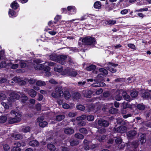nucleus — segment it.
<instances>
[{"mask_svg":"<svg viewBox=\"0 0 151 151\" xmlns=\"http://www.w3.org/2000/svg\"><path fill=\"white\" fill-rule=\"evenodd\" d=\"M64 132L67 134H72L74 133V130L71 127H66L64 129Z\"/></svg>","mask_w":151,"mask_h":151,"instance_id":"20","label":"nucleus"},{"mask_svg":"<svg viewBox=\"0 0 151 151\" xmlns=\"http://www.w3.org/2000/svg\"><path fill=\"white\" fill-rule=\"evenodd\" d=\"M96 68V66L95 65H91L88 67L86 68L87 71H90L94 70Z\"/></svg>","mask_w":151,"mask_h":151,"instance_id":"37","label":"nucleus"},{"mask_svg":"<svg viewBox=\"0 0 151 151\" xmlns=\"http://www.w3.org/2000/svg\"><path fill=\"white\" fill-rule=\"evenodd\" d=\"M42 62V61L40 59H36L34 61V66L35 68L37 70H41L44 69L45 71V75L47 76H49L51 75V73L49 70L50 68L49 66H53L54 63L52 62H45L43 64H39Z\"/></svg>","mask_w":151,"mask_h":151,"instance_id":"1","label":"nucleus"},{"mask_svg":"<svg viewBox=\"0 0 151 151\" xmlns=\"http://www.w3.org/2000/svg\"><path fill=\"white\" fill-rule=\"evenodd\" d=\"M145 135L144 134H142L141 136L140 141L141 143H143L145 142L146 140L145 139Z\"/></svg>","mask_w":151,"mask_h":151,"instance_id":"45","label":"nucleus"},{"mask_svg":"<svg viewBox=\"0 0 151 151\" xmlns=\"http://www.w3.org/2000/svg\"><path fill=\"white\" fill-rule=\"evenodd\" d=\"M8 65L12 69H15L18 67V65L17 64H13L12 63H8Z\"/></svg>","mask_w":151,"mask_h":151,"instance_id":"29","label":"nucleus"},{"mask_svg":"<svg viewBox=\"0 0 151 151\" xmlns=\"http://www.w3.org/2000/svg\"><path fill=\"white\" fill-rule=\"evenodd\" d=\"M47 148L50 151H55V147L52 144H49L47 145Z\"/></svg>","mask_w":151,"mask_h":151,"instance_id":"33","label":"nucleus"},{"mask_svg":"<svg viewBox=\"0 0 151 151\" xmlns=\"http://www.w3.org/2000/svg\"><path fill=\"white\" fill-rule=\"evenodd\" d=\"M9 16L10 17L13 18L17 16V14L13 9H9Z\"/></svg>","mask_w":151,"mask_h":151,"instance_id":"21","label":"nucleus"},{"mask_svg":"<svg viewBox=\"0 0 151 151\" xmlns=\"http://www.w3.org/2000/svg\"><path fill=\"white\" fill-rule=\"evenodd\" d=\"M128 47L130 48L133 49H135L136 47L135 45L133 44H129L127 45Z\"/></svg>","mask_w":151,"mask_h":151,"instance_id":"57","label":"nucleus"},{"mask_svg":"<svg viewBox=\"0 0 151 151\" xmlns=\"http://www.w3.org/2000/svg\"><path fill=\"white\" fill-rule=\"evenodd\" d=\"M96 147V145H93L91 146H90V147H87L85 148V149L86 150H88L89 148H90L91 149H93Z\"/></svg>","mask_w":151,"mask_h":151,"instance_id":"59","label":"nucleus"},{"mask_svg":"<svg viewBox=\"0 0 151 151\" xmlns=\"http://www.w3.org/2000/svg\"><path fill=\"white\" fill-rule=\"evenodd\" d=\"M22 101L21 102L22 103H24L25 101L27 99L28 97L24 94H22L21 96Z\"/></svg>","mask_w":151,"mask_h":151,"instance_id":"43","label":"nucleus"},{"mask_svg":"<svg viewBox=\"0 0 151 151\" xmlns=\"http://www.w3.org/2000/svg\"><path fill=\"white\" fill-rule=\"evenodd\" d=\"M26 81H27L29 82V83L30 84H33L36 81L35 79L33 78H31L29 80L26 79Z\"/></svg>","mask_w":151,"mask_h":151,"instance_id":"54","label":"nucleus"},{"mask_svg":"<svg viewBox=\"0 0 151 151\" xmlns=\"http://www.w3.org/2000/svg\"><path fill=\"white\" fill-rule=\"evenodd\" d=\"M7 117L5 116H2L0 117V122L4 123L7 120Z\"/></svg>","mask_w":151,"mask_h":151,"instance_id":"40","label":"nucleus"},{"mask_svg":"<svg viewBox=\"0 0 151 151\" xmlns=\"http://www.w3.org/2000/svg\"><path fill=\"white\" fill-rule=\"evenodd\" d=\"M24 91L27 93L29 95L32 97H35L37 95V92L33 89L25 88Z\"/></svg>","mask_w":151,"mask_h":151,"instance_id":"12","label":"nucleus"},{"mask_svg":"<svg viewBox=\"0 0 151 151\" xmlns=\"http://www.w3.org/2000/svg\"><path fill=\"white\" fill-rule=\"evenodd\" d=\"M11 7L13 9H16L19 6V4L16 1H14L11 4Z\"/></svg>","mask_w":151,"mask_h":151,"instance_id":"27","label":"nucleus"},{"mask_svg":"<svg viewBox=\"0 0 151 151\" xmlns=\"http://www.w3.org/2000/svg\"><path fill=\"white\" fill-rule=\"evenodd\" d=\"M122 95L123 96L124 99L127 101H130L131 100L130 96L127 95L126 91L123 90Z\"/></svg>","mask_w":151,"mask_h":151,"instance_id":"23","label":"nucleus"},{"mask_svg":"<svg viewBox=\"0 0 151 151\" xmlns=\"http://www.w3.org/2000/svg\"><path fill=\"white\" fill-rule=\"evenodd\" d=\"M87 119L89 121H91L93 120L94 119V117L92 115H88L86 116Z\"/></svg>","mask_w":151,"mask_h":151,"instance_id":"48","label":"nucleus"},{"mask_svg":"<svg viewBox=\"0 0 151 151\" xmlns=\"http://www.w3.org/2000/svg\"><path fill=\"white\" fill-rule=\"evenodd\" d=\"M65 117V116L64 115H61L58 116L56 117V119L59 121L62 120Z\"/></svg>","mask_w":151,"mask_h":151,"instance_id":"39","label":"nucleus"},{"mask_svg":"<svg viewBox=\"0 0 151 151\" xmlns=\"http://www.w3.org/2000/svg\"><path fill=\"white\" fill-rule=\"evenodd\" d=\"M21 131L24 132H29L30 130V128L28 126H23L21 129Z\"/></svg>","mask_w":151,"mask_h":151,"instance_id":"31","label":"nucleus"},{"mask_svg":"<svg viewBox=\"0 0 151 151\" xmlns=\"http://www.w3.org/2000/svg\"><path fill=\"white\" fill-rule=\"evenodd\" d=\"M96 139L100 141L101 142L103 141L105 139H106V137L105 136H100L99 137H97Z\"/></svg>","mask_w":151,"mask_h":151,"instance_id":"42","label":"nucleus"},{"mask_svg":"<svg viewBox=\"0 0 151 151\" xmlns=\"http://www.w3.org/2000/svg\"><path fill=\"white\" fill-rule=\"evenodd\" d=\"M62 75H68L71 76H75L77 74V71L75 70L67 68L64 70V73H62Z\"/></svg>","mask_w":151,"mask_h":151,"instance_id":"9","label":"nucleus"},{"mask_svg":"<svg viewBox=\"0 0 151 151\" xmlns=\"http://www.w3.org/2000/svg\"><path fill=\"white\" fill-rule=\"evenodd\" d=\"M99 71L100 72V75H98L96 79L94 80V81L96 82L95 83L93 84L92 85L93 87H99L104 86L106 84L104 83H100V82L103 81V78L102 76L103 74H108V71L106 69L101 68L99 69Z\"/></svg>","mask_w":151,"mask_h":151,"instance_id":"2","label":"nucleus"},{"mask_svg":"<svg viewBox=\"0 0 151 151\" xmlns=\"http://www.w3.org/2000/svg\"><path fill=\"white\" fill-rule=\"evenodd\" d=\"M132 97L135 98L138 95V92L137 91H134L132 92L130 94Z\"/></svg>","mask_w":151,"mask_h":151,"instance_id":"44","label":"nucleus"},{"mask_svg":"<svg viewBox=\"0 0 151 151\" xmlns=\"http://www.w3.org/2000/svg\"><path fill=\"white\" fill-rule=\"evenodd\" d=\"M13 137L15 139L17 140L22 139V136L20 134H15L14 135H13Z\"/></svg>","mask_w":151,"mask_h":151,"instance_id":"46","label":"nucleus"},{"mask_svg":"<svg viewBox=\"0 0 151 151\" xmlns=\"http://www.w3.org/2000/svg\"><path fill=\"white\" fill-rule=\"evenodd\" d=\"M56 24L55 22H52L51 21H50L48 23V25L50 27H52L55 25Z\"/></svg>","mask_w":151,"mask_h":151,"instance_id":"60","label":"nucleus"},{"mask_svg":"<svg viewBox=\"0 0 151 151\" xmlns=\"http://www.w3.org/2000/svg\"><path fill=\"white\" fill-rule=\"evenodd\" d=\"M48 33L52 35H55L57 33V32L55 31H52L51 30L49 29L48 31Z\"/></svg>","mask_w":151,"mask_h":151,"instance_id":"56","label":"nucleus"},{"mask_svg":"<svg viewBox=\"0 0 151 151\" xmlns=\"http://www.w3.org/2000/svg\"><path fill=\"white\" fill-rule=\"evenodd\" d=\"M68 13L69 15L74 14L76 13L77 9L76 7L73 6H70L67 7Z\"/></svg>","mask_w":151,"mask_h":151,"instance_id":"10","label":"nucleus"},{"mask_svg":"<svg viewBox=\"0 0 151 151\" xmlns=\"http://www.w3.org/2000/svg\"><path fill=\"white\" fill-rule=\"evenodd\" d=\"M19 62V63L20 64L21 68H24L26 66V64L22 60H16L15 61V63H17Z\"/></svg>","mask_w":151,"mask_h":151,"instance_id":"30","label":"nucleus"},{"mask_svg":"<svg viewBox=\"0 0 151 151\" xmlns=\"http://www.w3.org/2000/svg\"><path fill=\"white\" fill-rule=\"evenodd\" d=\"M141 96L143 98H150L151 99V90H150L149 92H145L143 93L142 94Z\"/></svg>","mask_w":151,"mask_h":151,"instance_id":"19","label":"nucleus"},{"mask_svg":"<svg viewBox=\"0 0 151 151\" xmlns=\"http://www.w3.org/2000/svg\"><path fill=\"white\" fill-rule=\"evenodd\" d=\"M116 23V20H109L105 22V24H111L113 25Z\"/></svg>","mask_w":151,"mask_h":151,"instance_id":"38","label":"nucleus"},{"mask_svg":"<svg viewBox=\"0 0 151 151\" xmlns=\"http://www.w3.org/2000/svg\"><path fill=\"white\" fill-rule=\"evenodd\" d=\"M137 108L141 110H143L145 109V107L144 106L143 104H139L137 106Z\"/></svg>","mask_w":151,"mask_h":151,"instance_id":"55","label":"nucleus"},{"mask_svg":"<svg viewBox=\"0 0 151 151\" xmlns=\"http://www.w3.org/2000/svg\"><path fill=\"white\" fill-rule=\"evenodd\" d=\"M136 134V132L134 130L130 131L127 133V136L130 138L132 137Z\"/></svg>","mask_w":151,"mask_h":151,"instance_id":"28","label":"nucleus"},{"mask_svg":"<svg viewBox=\"0 0 151 151\" xmlns=\"http://www.w3.org/2000/svg\"><path fill=\"white\" fill-rule=\"evenodd\" d=\"M32 138V137H31L28 139V141H29V145L32 147H35L38 146L39 145L38 142L36 140H31Z\"/></svg>","mask_w":151,"mask_h":151,"instance_id":"16","label":"nucleus"},{"mask_svg":"<svg viewBox=\"0 0 151 151\" xmlns=\"http://www.w3.org/2000/svg\"><path fill=\"white\" fill-rule=\"evenodd\" d=\"M67 56L65 55H61L57 56L55 54H52L49 56V58L50 60H54L62 64L67 61Z\"/></svg>","mask_w":151,"mask_h":151,"instance_id":"3","label":"nucleus"},{"mask_svg":"<svg viewBox=\"0 0 151 151\" xmlns=\"http://www.w3.org/2000/svg\"><path fill=\"white\" fill-rule=\"evenodd\" d=\"M14 80L15 82L18 83V84L21 85H25L26 84V82L21 79L18 77H14Z\"/></svg>","mask_w":151,"mask_h":151,"instance_id":"17","label":"nucleus"},{"mask_svg":"<svg viewBox=\"0 0 151 151\" xmlns=\"http://www.w3.org/2000/svg\"><path fill=\"white\" fill-rule=\"evenodd\" d=\"M21 149L18 147H14L12 150V151H21Z\"/></svg>","mask_w":151,"mask_h":151,"instance_id":"64","label":"nucleus"},{"mask_svg":"<svg viewBox=\"0 0 151 151\" xmlns=\"http://www.w3.org/2000/svg\"><path fill=\"white\" fill-rule=\"evenodd\" d=\"M129 10L128 9H124L121 11L120 13L122 15H124L127 14Z\"/></svg>","mask_w":151,"mask_h":151,"instance_id":"47","label":"nucleus"},{"mask_svg":"<svg viewBox=\"0 0 151 151\" xmlns=\"http://www.w3.org/2000/svg\"><path fill=\"white\" fill-rule=\"evenodd\" d=\"M36 84L37 85L39 86H43L46 85L45 82L40 80H38L36 81Z\"/></svg>","mask_w":151,"mask_h":151,"instance_id":"34","label":"nucleus"},{"mask_svg":"<svg viewBox=\"0 0 151 151\" xmlns=\"http://www.w3.org/2000/svg\"><path fill=\"white\" fill-rule=\"evenodd\" d=\"M54 70L55 71L58 72L59 73H61V74H62V73H64V71L62 72V71L63 70V69L62 68L61 66H55L54 68Z\"/></svg>","mask_w":151,"mask_h":151,"instance_id":"25","label":"nucleus"},{"mask_svg":"<svg viewBox=\"0 0 151 151\" xmlns=\"http://www.w3.org/2000/svg\"><path fill=\"white\" fill-rule=\"evenodd\" d=\"M83 94L84 96L87 98H90L91 97V95L93 93L92 91L89 90L86 91H83Z\"/></svg>","mask_w":151,"mask_h":151,"instance_id":"24","label":"nucleus"},{"mask_svg":"<svg viewBox=\"0 0 151 151\" xmlns=\"http://www.w3.org/2000/svg\"><path fill=\"white\" fill-rule=\"evenodd\" d=\"M118 65L117 64H114L111 63H109L107 67L108 69L112 73H114L116 72V69L115 67Z\"/></svg>","mask_w":151,"mask_h":151,"instance_id":"11","label":"nucleus"},{"mask_svg":"<svg viewBox=\"0 0 151 151\" xmlns=\"http://www.w3.org/2000/svg\"><path fill=\"white\" fill-rule=\"evenodd\" d=\"M79 143V142L78 141H73L70 142V145L72 146H74L77 145Z\"/></svg>","mask_w":151,"mask_h":151,"instance_id":"52","label":"nucleus"},{"mask_svg":"<svg viewBox=\"0 0 151 151\" xmlns=\"http://www.w3.org/2000/svg\"><path fill=\"white\" fill-rule=\"evenodd\" d=\"M62 88L61 87L56 88L55 92H53L51 94L52 96L55 98H58L62 97V94H63Z\"/></svg>","mask_w":151,"mask_h":151,"instance_id":"6","label":"nucleus"},{"mask_svg":"<svg viewBox=\"0 0 151 151\" xmlns=\"http://www.w3.org/2000/svg\"><path fill=\"white\" fill-rule=\"evenodd\" d=\"M72 97L74 99H77L80 97V94L78 93H74L72 95Z\"/></svg>","mask_w":151,"mask_h":151,"instance_id":"35","label":"nucleus"},{"mask_svg":"<svg viewBox=\"0 0 151 151\" xmlns=\"http://www.w3.org/2000/svg\"><path fill=\"white\" fill-rule=\"evenodd\" d=\"M94 6L95 9H100L101 6V4L100 2L99 1L96 2L94 4Z\"/></svg>","mask_w":151,"mask_h":151,"instance_id":"32","label":"nucleus"},{"mask_svg":"<svg viewBox=\"0 0 151 151\" xmlns=\"http://www.w3.org/2000/svg\"><path fill=\"white\" fill-rule=\"evenodd\" d=\"M113 106L112 103L109 104H106L104 105V106L103 108V110H105L106 109H109L111 108L110 109L108 110L110 113L111 114H115L117 112V109L115 108H112Z\"/></svg>","mask_w":151,"mask_h":151,"instance_id":"8","label":"nucleus"},{"mask_svg":"<svg viewBox=\"0 0 151 151\" xmlns=\"http://www.w3.org/2000/svg\"><path fill=\"white\" fill-rule=\"evenodd\" d=\"M61 95H62V96H63V95H64L65 98L66 99H69L71 97L70 94L69 92L67 91H64V93H63V94Z\"/></svg>","mask_w":151,"mask_h":151,"instance_id":"26","label":"nucleus"},{"mask_svg":"<svg viewBox=\"0 0 151 151\" xmlns=\"http://www.w3.org/2000/svg\"><path fill=\"white\" fill-rule=\"evenodd\" d=\"M75 137L76 138L80 139H82L84 137V136L83 135L79 133L75 134Z\"/></svg>","mask_w":151,"mask_h":151,"instance_id":"36","label":"nucleus"},{"mask_svg":"<svg viewBox=\"0 0 151 151\" xmlns=\"http://www.w3.org/2000/svg\"><path fill=\"white\" fill-rule=\"evenodd\" d=\"M79 131L80 132L83 134H86L87 133V130L86 129L84 128H82L79 129Z\"/></svg>","mask_w":151,"mask_h":151,"instance_id":"50","label":"nucleus"},{"mask_svg":"<svg viewBox=\"0 0 151 151\" xmlns=\"http://www.w3.org/2000/svg\"><path fill=\"white\" fill-rule=\"evenodd\" d=\"M103 92V90L102 89L100 88L98 90H97L96 92V95H99L101 94Z\"/></svg>","mask_w":151,"mask_h":151,"instance_id":"63","label":"nucleus"},{"mask_svg":"<svg viewBox=\"0 0 151 151\" xmlns=\"http://www.w3.org/2000/svg\"><path fill=\"white\" fill-rule=\"evenodd\" d=\"M11 114L14 117L10 118L9 120V122L10 124H13L20 121L21 119V115L14 111H12Z\"/></svg>","mask_w":151,"mask_h":151,"instance_id":"5","label":"nucleus"},{"mask_svg":"<svg viewBox=\"0 0 151 151\" xmlns=\"http://www.w3.org/2000/svg\"><path fill=\"white\" fill-rule=\"evenodd\" d=\"M82 41L83 44L87 45H94L96 43L95 39L90 37L83 38L82 39Z\"/></svg>","mask_w":151,"mask_h":151,"instance_id":"7","label":"nucleus"},{"mask_svg":"<svg viewBox=\"0 0 151 151\" xmlns=\"http://www.w3.org/2000/svg\"><path fill=\"white\" fill-rule=\"evenodd\" d=\"M9 101L7 104L4 102H3L1 103V104L4 107V108L6 109H8L9 108V105L10 106H11V102L14 101L16 99H18L20 98V96L18 94H17L14 92H12L10 95Z\"/></svg>","mask_w":151,"mask_h":151,"instance_id":"4","label":"nucleus"},{"mask_svg":"<svg viewBox=\"0 0 151 151\" xmlns=\"http://www.w3.org/2000/svg\"><path fill=\"white\" fill-rule=\"evenodd\" d=\"M6 65L5 61H4L3 62H2L1 63H0V68L6 67Z\"/></svg>","mask_w":151,"mask_h":151,"instance_id":"61","label":"nucleus"},{"mask_svg":"<svg viewBox=\"0 0 151 151\" xmlns=\"http://www.w3.org/2000/svg\"><path fill=\"white\" fill-rule=\"evenodd\" d=\"M98 124L100 126L104 127H107L109 124V123L107 121L102 119L99 120Z\"/></svg>","mask_w":151,"mask_h":151,"instance_id":"18","label":"nucleus"},{"mask_svg":"<svg viewBox=\"0 0 151 151\" xmlns=\"http://www.w3.org/2000/svg\"><path fill=\"white\" fill-rule=\"evenodd\" d=\"M44 119L43 117L38 118L37 119V122H39V125L42 127H44L47 125V123L45 121H42Z\"/></svg>","mask_w":151,"mask_h":151,"instance_id":"14","label":"nucleus"},{"mask_svg":"<svg viewBox=\"0 0 151 151\" xmlns=\"http://www.w3.org/2000/svg\"><path fill=\"white\" fill-rule=\"evenodd\" d=\"M114 130L115 132L123 133L126 132V127L124 126H122L120 127H118L117 128L116 127H114Z\"/></svg>","mask_w":151,"mask_h":151,"instance_id":"13","label":"nucleus"},{"mask_svg":"<svg viewBox=\"0 0 151 151\" xmlns=\"http://www.w3.org/2000/svg\"><path fill=\"white\" fill-rule=\"evenodd\" d=\"M148 9L147 8H141L139 9L136 10L135 11V12H144V11H148Z\"/></svg>","mask_w":151,"mask_h":151,"instance_id":"49","label":"nucleus"},{"mask_svg":"<svg viewBox=\"0 0 151 151\" xmlns=\"http://www.w3.org/2000/svg\"><path fill=\"white\" fill-rule=\"evenodd\" d=\"M63 107L64 109H68L70 108L69 105L66 103H64L63 104Z\"/></svg>","mask_w":151,"mask_h":151,"instance_id":"58","label":"nucleus"},{"mask_svg":"<svg viewBox=\"0 0 151 151\" xmlns=\"http://www.w3.org/2000/svg\"><path fill=\"white\" fill-rule=\"evenodd\" d=\"M77 108L79 110L83 111L85 109V107L82 105H78L76 106Z\"/></svg>","mask_w":151,"mask_h":151,"instance_id":"51","label":"nucleus"},{"mask_svg":"<svg viewBox=\"0 0 151 151\" xmlns=\"http://www.w3.org/2000/svg\"><path fill=\"white\" fill-rule=\"evenodd\" d=\"M6 98V96L3 93H1L0 94V99L5 100Z\"/></svg>","mask_w":151,"mask_h":151,"instance_id":"62","label":"nucleus"},{"mask_svg":"<svg viewBox=\"0 0 151 151\" xmlns=\"http://www.w3.org/2000/svg\"><path fill=\"white\" fill-rule=\"evenodd\" d=\"M123 90L120 89L117 90L115 93V99L117 101H120L122 99V97L120 95V94L122 92L123 93Z\"/></svg>","mask_w":151,"mask_h":151,"instance_id":"15","label":"nucleus"},{"mask_svg":"<svg viewBox=\"0 0 151 151\" xmlns=\"http://www.w3.org/2000/svg\"><path fill=\"white\" fill-rule=\"evenodd\" d=\"M122 140L120 138H116L115 140V142L117 144H119V147L120 148H122L124 147V145L122 144L120 145L122 143Z\"/></svg>","mask_w":151,"mask_h":151,"instance_id":"22","label":"nucleus"},{"mask_svg":"<svg viewBox=\"0 0 151 151\" xmlns=\"http://www.w3.org/2000/svg\"><path fill=\"white\" fill-rule=\"evenodd\" d=\"M86 118V116L85 115H83L77 117L76 118V120L78 121L82 120L85 119Z\"/></svg>","mask_w":151,"mask_h":151,"instance_id":"41","label":"nucleus"},{"mask_svg":"<svg viewBox=\"0 0 151 151\" xmlns=\"http://www.w3.org/2000/svg\"><path fill=\"white\" fill-rule=\"evenodd\" d=\"M138 145V143L137 141H136L134 142H133L132 143V147L133 148H136Z\"/></svg>","mask_w":151,"mask_h":151,"instance_id":"53","label":"nucleus"}]
</instances>
